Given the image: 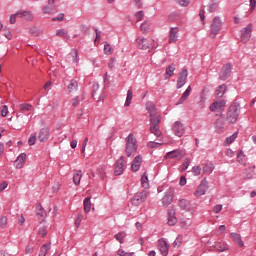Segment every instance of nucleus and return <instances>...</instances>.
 I'll use <instances>...</instances> for the list:
<instances>
[{"instance_id":"obj_45","label":"nucleus","mask_w":256,"mask_h":256,"mask_svg":"<svg viewBox=\"0 0 256 256\" xmlns=\"http://www.w3.org/2000/svg\"><path fill=\"white\" fill-rule=\"evenodd\" d=\"M132 100H133V90H128L124 106L129 107V105H131Z\"/></svg>"},{"instance_id":"obj_1","label":"nucleus","mask_w":256,"mask_h":256,"mask_svg":"<svg viewBox=\"0 0 256 256\" xmlns=\"http://www.w3.org/2000/svg\"><path fill=\"white\" fill-rule=\"evenodd\" d=\"M146 110L150 115V129H157V127H159V123H161V113L157 111V107L153 102L146 103Z\"/></svg>"},{"instance_id":"obj_13","label":"nucleus","mask_w":256,"mask_h":256,"mask_svg":"<svg viewBox=\"0 0 256 256\" xmlns=\"http://www.w3.org/2000/svg\"><path fill=\"white\" fill-rule=\"evenodd\" d=\"M136 43H137L138 49H142L144 51H147V49L151 47V41H149L146 38L138 37L136 39Z\"/></svg>"},{"instance_id":"obj_48","label":"nucleus","mask_w":256,"mask_h":256,"mask_svg":"<svg viewBox=\"0 0 256 256\" xmlns=\"http://www.w3.org/2000/svg\"><path fill=\"white\" fill-rule=\"evenodd\" d=\"M104 53L105 55H112L113 54V48H111V44L105 43L104 45Z\"/></svg>"},{"instance_id":"obj_32","label":"nucleus","mask_w":256,"mask_h":256,"mask_svg":"<svg viewBox=\"0 0 256 256\" xmlns=\"http://www.w3.org/2000/svg\"><path fill=\"white\" fill-rule=\"evenodd\" d=\"M174 73H175V66L169 65L166 68V71H165V74H164L165 79H171V77H173Z\"/></svg>"},{"instance_id":"obj_53","label":"nucleus","mask_w":256,"mask_h":256,"mask_svg":"<svg viewBox=\"0 0 256 256\" xmlns=\"http://www.w3.org/2000/svg\"><path fill=\"white\" fill-rule=\"evenodd\" d=\"M137 21H143L144 17H145V12H143V10H140L138 12H136L135 14Z\"/></svg>"},{"instance_id":"obj_62","label":"nucleus","mask_w":256,"mask_h":256,"mask_svg":"<svg viewBox=\"0 0 256 256\" xmlns=\"http://www.w3.org/2000/svg\"><path fill=\"white\" fill-rule=\"evenodd\" d=\"M65 14L60 13L57 17L52 18V21H63Z\"/></svg>"},{"instance_id":"obj_21","label":"nucleus","mask_w":256,"mask_h":256,"mask_svg":"<svg viewBox=\"0 0 256 256\" xmlns=\"http://www.w3.org/2000/svg\"><path fill=\"white\" fill-rule=\"evenodd\" d=\"M225 100H219L210 105V111L215 112L217 109L223 111L225 109Z\"/></svg>"},{"instance_id":"obj_59","label":"nucleus","mask_w":256,"mask_h":256,"mask_svg":"<svg viewBox=\"0 0 256 256\" xmlns=\"http://www.w3.org/2000/svg\"><path fill=\"white\" fill-rule=\"evenodd\" d=\"M38 235H40L41 237H45V235H47V228L46 227L40 228L38 231Z\"/></svg>"},{"instance_id":"obj_57","label":"nucleus","mask_w":256,"mask_h":256,"mask_svg":"<svg viewBox=\"0 0 256 256\" xmlns=\"http://www.w3.org/2000/svg\"><path fill=\"white\" fill-rule=\"evenodd\" d=\"M95 32H96V37H95L94 43H99L101 41V31L95 28Z\"/></svg>"},{"instance_id":"obj_25","label":"nucleus","mask_w":256,"mask_h":256,"mask_svg":"<svg viewBox=\"0 0 256 256\" xmlns=\"http://www.w3.org/2000/svg\"><path fill=\"white\" fill-rule=\"evenodd\" d=\"M16 15L22 19H26V21H33V14H31V11L17 12Z\"/></svg>"},{"instance_id":"obj_23","label":"nucleus","mask_w":256,"mask_h":256,"mask_svg":"<svg viewBox=\"0 0 256 256\" xmlns=\"http://www.w3.org/2000/svg\"><path fill=\"white\" fill-rule=\"evenodd\" d=\"M189 95H191V86H188V88L182 94L179 101L177 102V105H183V103H185V101H187V99L189 98Z\"/></svg>"},{"instance_id":"obj_56","label":"nucleus","mask_w":256,"mask_h":256,"mask_svg":"<svg viewBox=\"0 0 256 256\" xmlns=\"http://www.w3.org/2000/svg\"><path fill=\"white\" fill-rule=\"evenodd\" d=\"M176 2L178 3V5H181L182 7H187V5L191 3V0H176Z\"/></svg>"},{"instance_id":"obj_22","label":"nucleus","mask_w":256,"mask_h":256,"mask_svg":"<svg viewBox=\"0 0 256 256\" xmlns=\"http://www.w3.org/2000/svg\"><path fill=\"white\" fill-rule=\"evenodd\" d=\"M57 9H59V7L46 5L42 8V12L46 15H55V13H57Z\"/></svg>"},{"instance_id":"obj_31","label":"nucleus","mask_w":256,"mask_h":256,"mask_svg":"<svg viewBox=\"0 0 256 256\" xmlns=\"http://www.w3.org/2000/svg\"><path fill=\"white\" fill-rule=\"evenodd\" d=\"M193 221L189 218H181L180 225L182 229H189L192 225Z\"/></svg>"},{"instance_id":"obj_12","label":"nucleus","mask_w":256,"mask_h":256,"mask_svg":"<svg viewBox=\"0 0 256 256\" xmlns=\"http://www.w3.org/2000/svg\"><path fill=\"white\" fill-rule=\"evenodd\" d=\"M158 250L160 251L161 255L167 256L169 253V244H167V241L165 239H160L158 241Z\"/></svg>"},{"instance_id":"obj_3","label":"nucleus","mask_w":256,"mask_h":256,"mask_svg":"<svg viewBox=\"0 0 256 256\" xmlns=\"http://www.w3.org/2000/svg\"><path fill=\"white\" fill-rule=\"evenodd\" d=\"M240 106L239 103L234 102L227 111L226 120L228 123H237V119H239Z\"/></svg>"},{"instance_id":"obj_24","label":"nucleus","mask_w":256,"mask_h":256,"mask_svg":"<svg viewBox=\"0 0 256 256\" xmlns=\"http://www.w3.org/2000/svg\"><path fill=\"white\" fill-rule=\"evenodd\" d=\"M201 169H202V173L206 174V175H211V173H213V164L212 163H205L200 165Z\"/></svg>"},{"instance_id":"obj_55","label":"nucleus","mask_w":256,"mask_h":256,"mask_svg":"<svg viewBox=\"0 0 256 256\" xmlns=\"http://www.w3.org/2000/svg\"><path fill=\"white\" fill-rule=\"evenodd\" d=\"M7 227V218L1 217L0 218V229H5Z\"/></svg>"},{"instance_id":"obj_34","label":"nucleus","mask_w":256,"mask_h":256,"mask_svg":"<svg viewBox=\"0 0 256 256\" xmlns=\"http://www.w3.org/2000/svg\"><path fill=\"white\" fill-rule=\"evenodd\" d=\"M79 87V83L77 80L72 79L67 87L69 93H73L74 91H77V88Z\"/></svg>"},{"instance_id":"obj_40","label":"nucleus","mask_w":256,"mask_h":256,"mask_svg":"<svg viewBox=\"0 0 256 256\" xmlns=\"http://www.w3.org/2000/svg\"><path fill=\"white\" fill-rule=\"evenodd\" d=\"M29 33H31L33 35V37H39L40 35L43 34V31H41V29H39L36 26H32L29 29Z\"/></svg>"},{"instance_id":"obj_37","label":"nucleus","mask_w":256,"mask_h":256,"mask_svg":"<svg viewBox=\"0 0 256 256\" xmlns=\"http://www.w3.org/2000/svg\"><path fill=\"white\" fill-rule=\"evenodd\" d=\"M255 175V167H248L244 171V177L245 179H253V176Z\"/></svg>"},{"instance_id":"obj_11","label":"nucleus","mask_w":256,"mask_h":256,"mask_svg":"<svg viewBox=\"0 0 256 256\" xmlns=\"http://www.w3.org/2000/svg\"><path fill=\"white\" fill-rule=\"evenodd\" d=\"M187 75H189V72L187 71V68L182 69V71L178 74V80H177V89H181L185 83H187Z\"/></svg>"},{"instance_id":"obj_14","label":"nucleus","mask_w":256,"mask_h":256,"mask_svg":"<svg viewBox=\"0 0 256 256\" xmlns=\"http://www.w3.org/2000/svg\"><path fill=\"white\" fill-rule=\"evenodd\" d=\"M178 207L181 209V211L189 212L191 209H193V204H191V201L187 199H180L178 201Z\"/></svg>"},{"instance_id":"obj_29","label":"nucleus","mask_w":256,"mask_h":256,"mask_svg":"<svg viewBox=\"0 0 256 256\" xmlns=\"http://www.w3.org/2000/svg\"><path fill=\"white\" fill-rule=\"evenodd\" d=\"M36 215L39 221H45V217H47V213L45 212V209H43V207L41 206L37 207Z\"/></svg>"},{"instance_id":"obj_46","label":"nucleus","mask_w":256,"mask_h":256,"mask_svg":"<svg viewBox=\"0 0 256 256\" xmlns=\"http://www.w3.org/2000/svg\"><path fill=\"white\" fill-rule=\"evenodd\" d=\"M239 135V132H235L231 136L226 138L225 144L226 145H231V143L235 142V139H237V136Z\"/></svg>"},{"instance_id":"obj_27","label":"nucleus","mask_w":256,"mask_h":256,"mask_svg":"<svg viewBox=\"0 0 256 256\" xmlns=\"http://www.w3.org/2000/svg\"><path fill=\"white\" fill-rule=\"evenodd\" d=\"M57 37H61L62 39H65L66 43L71 39V36H69V32L66 31L65 29H58L56 31Z\"/></svg>"},{"instance_id":"obj_10","label":"nucleus","mask_w":256,"mask_h":256,"mask_svg":"<svg viewBox=\"0 0 256 256\" xmlns=\"http://www.w3.org/2000/svg\"><path fill=\"white\" fill-rule=\"evenodd\" d=\"M207 189H209V183L207 182V179L204 178L194 192L195 197H201L205 195V193H207Z\"/></svg>"},{"instance_id":"obj_47","label":"nucleus","mask_w":256,"mask_h":256,"mask_svg":"<svg viewBox=\"0 0 256 256\" xmlns=\"http://www.w3.org/2000/svg\"><path fill=\"white\" fill-rule=\"evenodd\" d=\"M84 99H85V96L83 94L81 96H76L75 98H73L72 100L73 107H77V105H79V103H81V101H83Z\"/></svg>"},{"instance_id":"obj_17","label":"nucleus","mask_w":256,"mask_h":256,"mask_svg":"<svg viewBox=\"0 0 256 256\" xmlns=\"http://www.w3.org/2000/svg\"><path fill=\"white\" fill-rule=\"evenodd\" d=\"M230 239H232L233 243H235V245H238V247H245V242H243L241 234L232 232L230 233Z\"/></svg>"},{"instance_id":"obj_8","label":"nucleus","mask_w":256,"mask_h":256,"mask_svg":"<svg viewBox=\"0 0 256 256\" xmlns=\"http://www.w3.org/2000/svg\"><path fill=\"white\" fill-rule=\"evenodd\" d=\"M251 33H253V24L250 23L241 30V42L248 43L249 39H251Z\"/></svg>"},{"instance_id":"obj_58","label":"nucleus","mask_w":256,"mask_h":256,"mask_svg":"<svg viewBox=\"0 0 256 256\" xmlns=\"http://www.w3.org/2000/svg\"><path fill=\"white\" fill-rule=\"evenodd\" d=\"M9 113V108L7 107V105H4L3 107H2V110H1V115L3 116V117H7V114Z\"/></svg>"},{"instance_id":"obj_52","label":"nucleus","mask_w":256,"mask_h":256,"mask_svg":"<svg viewBox=\"0 0 256 256\" xmlns=\"http://www.w3.org/2000/svg\"><path fill=\"white\" fill-rule=\"evenodd\" d=\"M201 171H202V168H201V165L200 166H194L192 168V172L195 176H199L201 175Z\"/></svg>"},{"instance_id":"obj_33","label":"nucleus","mask_w":256,"mask_h":256,"mask_svg":"<svg viewBox=\"0 0 256 256\" xmlns=\"http://www.w3.org/2000/svg\"><path fill=\"white\" fill-rule=\"evenodd\" d=\"M51 249V243L43 244L40 248V253L38 256H47V253H49Z\"/></svg>"},{"instance_id":"obj_64","label":"nucleus","mask_w":256,"mask_h":256,"mask_svg":"<svg viewBox=\"0 0 256 256\" xmlns=\"http://www.w3.org/2000/svg\"><path fill=\"white\" fill-rule=\"evenodd\" d=\"M80 30L84 33V35H87V33H89V27L85 25H81Z\"/></svg>"},{"instance_id":"obj_54","label":"nucleus","mask_w":256,"mask_h":256,"mask_svg":"<svg viewBox=\"0 0 256 256\" xmlns=\"http://www.w3.org/2000/svg\"><path fill=\"white\" fill-rule=\"evenodd\" d=\"M191 164V160L189 159H185L183 164H182V169L181 171H187V169L189 168V165Z\"/></svg>"},{"instance_id":"obj_16","label":"nucleus","mask_w":256,"mask_h":256,"mask_svg":"<svg viewBox=\"0 0 256 256\" xmlns=\"http://www.w3.org/2000/svg\"><path fill=\"white\" fill-rule=\"evenodd\" d=\"M27 160V154H20L14 162L16 169H23L25 167V161Z\"/></svg>"},{"instance_id":"obj_7","label":"nucleus","mask_w":256,"mask_h":256,"mask_svg":"<svg viewBox=\"0 0 256 256\" xmlns=\"http://www.w3.org/2000/svg\"><path fill=\"white\" fill-rule=\"evenodd\" d=\"M147 195V190H143L142 192L136 193L132 198V205H135V207H139L141 203H144V201L147 200Z\"/></svg>"},{"instance_id":"obj_61","label":"nucleus","mask_w":256,"mask_h":256,"mask_svg":"<svg viewBox=\"0 0 256 256\" xmlns=\"http://www.w3.org/2000/svg\"><path fill=\"white\" fill-rule=\"evenodd\" d=\"M213 211L215 213H221V211H223V205L218 204V205L214 206Z\"/></svg>"},{"instance_id":"obj_2","label":"nucleus","mask_w":256,"mask_h":256,"mask_svg":"<svg viewBox=\"0 0 256 256\" xmlns=\"http://www.w3.org/2000/svg\"><path fill=\"white\" fill-rule=\"evenodd\" d=\"M125 153L127 157H133L137 153V138L133 134L126 137Z\"/></svg>"},{"instance_id":"obj_9","label":"nucleus","mask_w":256,"mask_h":256,"mask_svg":"<svg viewBox=\"0 0 256 256\" xmlns=\"http://www.w3.org/2000/svg\"><path fill=\"white\" fill-rule=\"evenodd\" d=\"M232 69H233V66L231 65V63L225 64L219 73L220 81H227V79L231 77Z\"/></svg>"},{"instance_id":"obj_50","label":"nucleus","mask_w":256,"mask_h":256,"mask_svg":"<svg viewBox=\"0 0 256 256\" xmlns=\"http://www.w3.org/2000/svg\"><path fill=\"white\" fill-rule=\"evenodd\" d=\"M97 175L100 177V179H105V167L100 166L97 169Z\"/></svg>"},{"instance_id":"obj_42","label":"nucleus","mask_w":256,"mask_h":256,"mask_svg":"<svg viewBox=\"0 0 256 256\" xmlns=\"http://www.w3.org/2000/svg\"><path fill=\"white\" fill-rule=\"evenodd\" d=\"M83 205H84V211L86 213H89L91 211V198L90 197H86L84 199V202H83Z\"/></svg>"},{"instance_id":"obj_18","label":"nucleus","mask_w":256,"mask_h":256,"mask_svg":"<svg viewBox=\"0 0 256 256\" xmlns=\"http://www.w3.org/2000/svg\"><path fill=\"white\" fill-rule=\"evenodd\" d=\"M141 163H143V157H141V155H138L133 159L131 169L134 173L141 169Z\"/></svg>"},{"instance_id":"obj_5","label":"nucleus","mask_w":256,"mask_h":256,"mask_svg":"<svg viewBox=\"0 0 256 256\" xmlns=\"http://www.w3.org/2000/svg\"><path fill=\"white\" fill-rule=\"evenodd\" d=\"M173 199H175V188H168L161 199L163 207H169L173 203Z\"/></svg>"},{"instance_id":"obj_20","label":"nucleus","mask_w":256,"mask_h":256,"mask_svg":"<svg viewBox=\"0 0 256 256\" xmlns=\"http://www.w3.org/2000/svg\"><path fill=\"white\" fill-rule=\"evenodd\" d=\"M167 159H182L185 157V153L181 150H173L166 154Z\"/></svg>"},{"instance_id":"obj_49","label":"nucleus","mask_w":256,"mask_h":256,"mask_svg":"<svg viewBox=\"0 0 256 256\" xmlns=\"http://www.w3.org/2000/svg\"><path fill=\"white\" fill-rule=\"evenodd\" d=\"M20 109H21V111H23V113H25V111H32L33 105L27 104V103L21 104Z\"/></svg>"},{"instance_id":"obj_36","label":"nucleus","mask_w":256,"mask_h":256,"mask_svg":"<svg viewBox=\"0 0 256 256\" xmlns=\"http://www.w3.org/2000/svg\"><path fill=\"white\" fill-rule=\"evenodd\" d=\"M39 141H47L49 139V130L47 129H42L40 130L39 136H38Z\"/></svg>"},{"instance_id":"obj_4","label":"nucleus","mask_w":256,"mask_h":256,"mask_svg":"<svg viewBox=\"0 0 256 256\" xmlns=\"http://www.w3.org/2000/svg\"><path fill=\"white\" fill-rule=\"evenodd\" d=\"M222 25H223V22H221V18H219L218 16L213 18L212 23L210 25V33H209L210 39H215V37L219 35V31H221Z\"/></svg>"},{"instance_id":"obj_41","label":"nucleus","mask_w":256,"mask_h":256,"mask_svg":"<svg viewBox=\"0 0 256 256\" xmlns=\"http://www.w3.org/2000/svg\"><path fill=\"white\" fill-rule=\"evenodd\" d=\"M225 91H227V86L225 84L220 85L216 90V97H223V95H225Z\"/></svg>"},{"instance_id":"obj_15","label":"nucleus","mask_w":256,"mask_h":256,"mask_svg":"<svg viewBox=\"0 0 256 256\" xmlns=\"http://www.w3.org/2000/svg\"><path fill=\"white\" fill-rule=\"evenodd\" d=\"M92 97L93 99H97V101H103V99H105V95L103 94V92H100V94L97 92L99 91V83H93L92 85Z\"/></svg>"},{"instance_id":"obj_30","label":"nucleus","mask_w":256,"mask_h":256,"mask_svg":"<svg viewBox=\"0 0 256 256\" xmlns=\"http://www.w3.org/2000/svg\"><path fill=\"white\" fill-rule=\"evenodd\" d=\"M81 177H83V174H82L81 170H75L74 176H73L74 185H80Z\"/></svg>"},{"instance_id":"obj_26","label":"nucleus","mask_w":256,"mask_h":256,"mask_svg":"<svg viewBox=\"0 0 256 256\" xmlns=\"http://www.w3.org/2000/svg\"><path fill=\"white\" fill-rule=\"evenodd\" d=\"M179 33V28H171L170 34H169V43H175L177 41V34Z\"/></svg>"},{"instance_id":"obj_28","label":"nucleus","mask_w":256,"mask_h":256,"mask_svg":"<svg viewBox=\"0 0 256 256\" xmlns=\"http://www.w3.org/2000/svg\"><path fill=\"white\" fill-rule=\"evenodd\" d=\"M215 249H217V251L220 253H223V251H229V244L225 242H217L215 244Z\"/></svg>"},{"instance_id":"obj_39","label":"nucleus","mask_w":256,"mask_h":256,"mask_svg":"<svg viewBox=\"0 0 256 256\" xmlns=\"http://www.w3.org/2000/svg\"><path fill=\"white\" fill-rule=\"evenodd\" d=\"M140 30L142 33H148L151 31V22L145 21L141 24Z\"/></svg>"},{"instance_id":"obj_35","label":"nucleus","mask_w":256,"mask_h":256,"mask_svg":"<svg viewBox=\"0 0 256 256\" xmlns=\"http://www.w3.org/2000/svg\"><path fill=\"white\" fill-rule=\"evenodd\" d=\"M237 161H238V163H240V165H246L247 157H245V154L243 153V150L238 151Z\"/></svg>"},{"instance_id":"obj_60","label":"nucleus","mask_w":256,"mask_h":256,"mask_svg":"<svg viewBox=\"0 0 256 256\" xmlns=\"http://www.w3.org/2000/svg\"><path fill=\"white\" fill-rule=\"evenodd\" d=\"M36 142H37V136L36 135H32L28 140L29 145H35Z\"/></svg>"},{"instance_id":"obj_43","label":"nucleus","mask_w":256,"mask_h":256,"mask_svg":"<svg viewBox=\"0 0 256 256\" xmlns=\"http://www.w3.org/2000/svg\"><path fill=\"white\" fill-rule=\"evenodd\" d=\"M125 237H127V234L125 232H118L117 234H115L114 239L123 244L125 243Z\"/></svg>"},{"instance_id":"obj_63","label":"nucleus","mask_w":256,"mask_h":256,"mask_svg":"<svg viewBox=\"0 0 256 256\" xmlns=\"http://www.w3.org/2000/svg\"><path fill=\"white\" fill-rule=\"evenodd\" d=\"M208 11H209L210 13H214V11H217V4H216V3L211 4V5L209 6V8H208Z\"/></svg>"},{"instance_id":"obj_38","label":"nucleus","mask_w":256,"mask_h":256,"mask_svg":"<svg viewBox=\"0 0 256 256\" xmlns=\"http://www.w3.org/2000/svg\"><path fill=\"white\" fill-rule=\"evenodd\" d=\"M68 59L72 60V63H79V53L77 50H73L69 55Z\"/></svg>"},{"instance_id":"obj_51","label":"nucleus","mask_w":256,"mask_h":256,"mask_svg":"<svg viewBox=\"0 0 256 256\" xmlns=\"http://www.w3.org/2000/svg\"><path fill=\"white\" fill-rule=\"evenodd\" d=\"M117 255H119V256H135V253H133V252H125L123 249H119L117 251Z\"/></svg>"},{"instance_id":"obj_19","label":"nucleus","mask_w":256,"mask_h":256,"mask_svg":"<svg viewBox=\"0 0 256 256\" xmlns=\"http://www.w3.org/2000/svg\"><path fill=\"white\" fill-rule=\"evenodd\" d=\"M167 224L173 227L177 225V217L175 216V208L168 209V221Z\"/></svg>"},{"instance_id":"obj_44","label":"nucleus","mask_w":256,"mask_h":256,"mask_svg":"<svg viewBox=\"0 0 256 256\" xmlns=\"http://www.w3.org/2000/svg\"><path fill=\"white\" fill-rule=\"evenodd\" d=\"M141 185L144 189H149V178L147 177V173H144L141 177Z\"/></svg>"},{"instance_id":"obj_6","label":"nucleus","mask_w":256,"mask_h":256,"mask_svg":"<svg viewBox=\"0 0 256 256\" xmlns=\"http://www.w3.org/2000/svg\"><path fill=\"white\" fill-rule=\"evenodd\" d=\"M126 168H127V161L125 160V157L122 156L115 163L114 175L116 176L123 175Z\"/></svg>"}]
</instances>
